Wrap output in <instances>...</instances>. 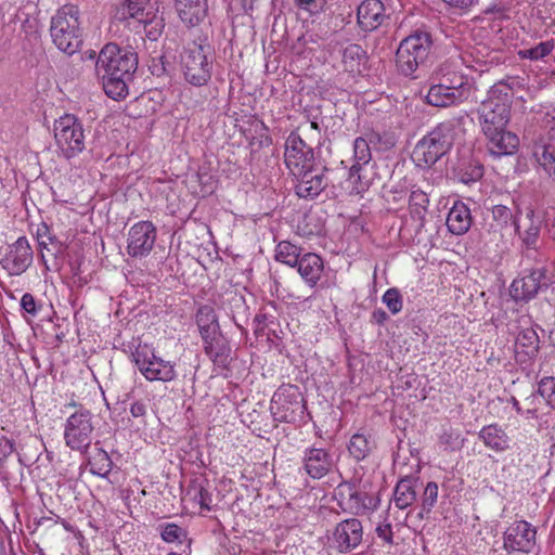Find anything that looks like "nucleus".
<instances>
[{"label":"nucleus","instance_id":"nucleus-1","mask_svg":"<svg viewBox=\"0 0 555 555\" xmlns=\"http://www.w3.org/2000/svg\"><path fill=\"white\" fill-rule=\"evenodd\" d=\"M138 66L134 53L122 51L115 43H107L99 53L95 70L102 79L103 89L113 100L125 99L128 94V82Z\"/></svg>","mask_w":555,"mask_h":555},{"label":"nucleus","instance_id":"nucleus-2","mask_svg":"<svg viewBox=\"0 0 555 555\" xmlns=\"http://www.w3.org/2000/svg\"><path fill=\"white\" fill-rule=\"evenodd\" d=\"M114 18L135 33L145 31L150 40H157L165 27L157 0H124L114 11Z\"/></svg>","mask_w":555,"mask_h":555},{"label":"nucleus","instance_id":"nucleus-3","mask_svg":"<svg viewBox=\"0 0 555 555\" xmlns=\"http://www.w3.org/2000/svg\"><path fill=\"white\" fill-rule=\"evenodd\" d=\"M472 94L470 80L443 65L431 75L425 101L435 107H449L466 102Z\"/></svg>","mask_w":555,"mask_h":555},{"label":"nucleus","instance_id":"nucleus-4","mask_svg":"<svg viewBox=\"0 0 555 555\" xmlns=\"http://www.w3.org/2000/svg\"><path fill=\"white\" fill-rule=\"evenodd\" d=\"M457 127L459 120H444L420 140L413 150V159L416 164L418 166L436 164L452 147Z\"/></svg>","mask_w":555,"mask_h":555},{"label":"nucleus","instance_id":"nucleus-5","mask_svg":"<svg viewBox=\"0 0 555 555\" xmlns=\"http://www.w3.org/2000/svg\"><path fill=\"white\" fill-rule=\"evenodd\" d=\"M50 34L56 48L72 55L82 43L79 10L74 4L63 5L51 18Z\"/></svg>","mask_w":555,"mask_h":555},{"label":"nucleus","instance_id":"nucleus-6","mask_svg":"<svg viewBox=\"0 0 555 555\" xmlns=\"http://www.w3.org/2000/svg\"><path fill=\"white\" fill-rule=\"evenodd\" d=\"M433 41L427 31L416 30L404 38L396 52V63L404 76H412L429 56Z\"/></svg>","mask_w":555,"mask_h":555},{"label":"nucleus","instance_id":"nucleus-7","mask_svg":"<svg viewBox=\"0 0 555 555\" xmlns=\"http://www.w3.org/2000/svg\"><path fill=\"white\" fill-rule=\"evenodd\" d=\"M210 48L197 42L184 47L180 62L185 80L193 86H204L211 77Z\"/></svg>","mask_w":555,"mask_h":555},{"label":"nucleus","instance_id":"nucleus-8","mask_svg":"<svg viewBox=\"0 0 555 555\" xmlns=\"http://www.w3.org/2000/svg\"><path fill=\"white\" fill-rule=\"evenodd\" d=\"M53 132L56 146L65 158L70 159L85 150V130L75 115L65 114L56 119Z\"/></svg>","mask_w":555,"mask_h":555},{"label":"nucleus","instance_id":"nucleus-9","mask_svg":"<svg viewBox=\"0 0 555 555\" xmlns=\"http://www.w3.org/2000/svg\"><path fill=\"white\" fill-rule=\"evenodd\" d=\"M139 372L150 382H171L177 377L176 364L155 354L147 345H139L131 353Z\"/></svg>","mask_w":555,"mask_h":555},{"label":"nucleus","instance_id":"nucleus-10","mask_svg":"<svg viewBox=\"0 0 555 555\" xmlns=\"http://www.w3.org/2000/svg\"><path fill=\"white\" fill-rule=\"evenodd\" d=\"M92 414L87 409H79L68 416L64 425V441L74 451L86 452L92 441Z\"/></svg>","mask_w":555,"mask_h":555},{"label":"nucleus","instance_id":"nucleus-11","mask_svg":"<svg viewBox=\"0 0 555 555\" xmlns=\"http://www.w3.org/2000/svg\"><path fill=\"white\" fill-rule=\"evenodd\" d=\"M511 105L503 99L493 96L489 90L478 111L482 132L493 134L495 130L506 127L509 120Z\"/></svg>","mask_w":555,"mask_h":555},{"label":"nucleus","instance_id":"nucleus-12","mask_svg":"<svg viewBox=\"0 0 555 555\" xmlns=\"http://www.w3.org/2000/svg\"><path fill=\"white\" fill-rule=\"evenodd\" d=\"M537 547V528L526 520H515L503 533V548L508 554H530Z\"/></svg>","mask_w":555,"mask_h":555},{"label":"nucleus","instance_id":"nucleus-13","mask_svg":"<svg viewBox=\"0 0 555 555\" xmlns=\"http://www.w3.org/2000/svg\"><path fill=\"white\" fill-rule=\"evenodd\" d=\"M196 323L199 328L201 336L205 343V352L214 361L223 354L222 349L219 347V339L217 332L219 328L215 309L205 305L202 306L196 314Z\"/></svg>","mask_w":555,"mask_h":555},{"label":"nucleus","instance_id":"nucleus-14","mask_svg":"<svg viewBox=\"0 0 555 555\" xmlns=\"http://www.w3.org/2000/svg\"><path fill=\"white\" fill-rule=\"evenodd\" d=\"M514 206H518L515 201H513ZM516 220V209L505 205H494L491 209V221H489L485 225L483 235L488 237V241L491 243L504 242L505 236L507 234H512Z\"/></svg>","mask_w":555,"mask_h":555},{"label":"nucleus","instance_id":"nucleus-15","mask_svg":"<svg viewBox=\"0 0 555 555\" xmlns=\"http://www.w3.org/2000/svg\"><path fill=\"white\" fill-rule=\"evenodd\" d=\"M284 162L294 176L304 173L313 166V151L297 133L292 132L285 142Z\"/></svg>","mask_w":555,"mask_h":555},{"label":"nucleus","instance_id":"nucleus-16","mask_svg":"<svg viewBox=\"0 0 555 555\" xmlns=\"http://www.w3.org/2000/svg\"><path fill=\"white\" fill-rule=\"evenodd\" d=\"M33 262V249L25 236L18 237L13 244H10L2 258L1 267L9 275H21Z\"/></svg>","mask_w":555,"mask_h":555},{"label":"nucleus","instance_id":"nucleus-17","mask_svg":"<svg viewBox=\"0 0 555 555\" xmlns=\"http://www.w3.org/2000/svg\"><path fill=\"white\" fill-rule=\"evenodd\" d=\"M156 241V228L150 221H139L134 223L127 238V251L129 256L142 258L147 256Z\"/></svg>","mask_w":555,"mask_h":555},{"label":"nucleus","instance_id":"nucleus-18","mask_svg":"<svg viewBox=\"0 0 555 555\" xmlns=\"http://www.w3.org/2000/svg\"><path fill=\"white\" fill-rule=\"evenodd\" d=\"M363 540V527L359 519L348 518L338 522L333 531L332 542L339 553H349Z\"/></svg>","mask_w":555,"mask_h":555},{"label":"nucleus","instance_id":"nucleus-19","mask_svg":"<svg viewBox=\"0 0 555 555\" xmlns=\"http://www.w3.org/2000/svg\"><path fill=\"white\" fill-rule=\"evenodd\" d=\"M543 218L531 207L525 209V215L519 206H516V220L513 233L518 234L521 242L528 248H534L542 229Z\"/></svg>","mask_w":555,"mask_h":555},{"label":"nucleus","instance_id":"nucleus-20","mask_svg":"<svg viewBox=\"0 0 555 555\" xmlns=\"http://www.w3.org/2000/svg\"><path fill=\"white\" fill-rule=\"evenodd\" d=\"M344 508L356 515H363L378 506L379 500L365 491H361L353 483H341L338 487Z\"/></svg>","mask_w":555,"mask_h":555},{"label":"nucleus","instance_id":"nucleus-21","mask_svg":"<svg viewBox=\"0 0 555 555\" xmlns=\"http://www.w3.org/2000/svg\"><path fill=\"white\" fill-rule=\"evenodd\" d=\"M547 287V279L543 268L532 269L521 278L513 281L511 295L515 300L528 301L535 297L539 291Z\"/></svg>","mask_w":555,"mask_h":555},{"label":"nucleus","instance_id":"nucleus-22","mask_svg":"<svg viewBox=\"0 0 555 555\" xmlns=\"http://www.w3.org/2000/svg\"><path fill=\"white\" fill-rule=\"evenodd\" d=\"M302 464L305 472L313 479L327 475L334 466L333 455L323 448H308L304 452Z\"/></svg>","mask_w":555,"mask_h":555},{"label":"nucleus","instance_id":"nucleus-23","mask_svg":"<svg viewBox=\"0 0 555 555\" xmlns=\"http://www.w3.org/2000/svg\"><path fill=\"white\" fill-rule=\"evenodd\" d=\"M326 169L309 168L304 173L295 175L297 177L296 194L301 198L313 199L327 185L325 177Z\"/></svg>","mask_w":555,"mask_h":555},{"label":"nucleus","instance_id":"nucleus-24","mask_svg":"<svg viewBox=\"0 0 555 555\" xmlns=\"http://www.w3.org/2000/svg\"><path fill=\"white\" fill-rule=\"evenodd\" d=\"M385 17V7L380 0H363L358 7V24L364 31L378 28Z\"/></svg>","mask_w":555,"mask_h":555},{"label":"nucleus","instance_id":"nucleus-25","mask_svg":"<svg viewBox=\"0 0 555 555\" xmlns=\"http://www.w3.org/2000/svg\"><path fill=\"white\" fill-rule=\"evenodd\" d=\"M483 134L489 140V151L495 156L512 155L518 149V137L511 131H506V127H503L502 130H495L493 134Z\"/></svg>","mask_w":555,"mask_h":555},{"label":"nucleus","instance_id":"nucleus-26","mask_svg":"<svg viewBox=\"0 0 555 555\" xmlns=\"http://www.w3.org/2000/svg\"><path fill=\"white\" fill-rule=\"evenodd\" d=\"M376 449V440L370 430L361 429L353 434L347 443V450L356 462L365 460Z\"/></svg>","mask_w":555,"mask_h":555},{"label":"nucleus","instance_id":"nucleus-27","mask_svg":"<svg viewBox=\"0 0 555 555\" xmlns=\"http://www.w3.org/2000/svg\"><path fill=\"white\" fill-rule=\"evenodd\" d=\"M478 438L494 452H505L511 448L512 439L499 424L483 426L478 433Z\"/></svg>","mask_w":555,"mask_h":555},{"label":"nucleus","instance_id":"nucleus-28","mask_svg":"<svg viewBox=\"0 0 555 555\" xmlns=\"http://www.w3.org/2000/svg\"><path fill=\"white\" fill-rule=\"evenodd\" d=\"M181 21L190 26L199 24L207 14V0H175Z\"/></svg>","mask_w":555,"mask_h":555},{"label":"nucleus","instance_id":"nucleus-29","mask_svg":"<svg viewBox=\"0 0 555 555\" xmlns=\"http://www.w3.org/2000/svg\"><path fill=\"white\" fill-rule=\"evenodd\" d=\"M296 267L306 284L310 287H314L321 279L323 260L317 254L308 253L299 258Z\"/></svg>","mask_w":555,"mask_h":555},{"label":"nucleus","instance_id":"nucleus-30","mask_svg":"<svg viewBox=\"0 0 555 555\" xmlns=\"http://www.w3.org/2000/svg\"><path fill=\"white\" fill-rule=\"evenodd\" d=\"M472 225L469 208L463 202H455L447 217V227L452 234L463 235Z\"/></svg>","mask_w":555,"mask_h":555},{"label":"nucleus","instance_id":"nucleus-31","mask_svg":"<svg viewBox=\"0 0 555 555\" xmlns=\"http://www.w3.org/2000/svg\"><path fill=\"white\" fill-rule=\"evenodd\" d=\"M533 157L538 171L543 172L555 182V143L539 142L533 147Z\"/></svg>","mask_w":555,"mask_h":555},{"label":"nucleus","instance_id":"nucleus-32","mask_svg":"<svg viewBox=\"0 0 555 555\" xmlns=\"http://www.w3.org/2000/svg\"><path fill=\"white\" fill-rule=\"evenodd\" d=\"M416 485L417 479L413 477H404L397 482L393 491V502L398 508L405 509L413 505L417 496Z\"/></svg>","mask_w":555,"mask_h":555},{"label":"nucleus","instance_id":"nucleus-33","mask_svg":"<svg viewBox=\"0 0 555 555\" xmlns=\"http://www.w3.org/2000/svg\"><path fill=\"white\" fill-rule=\"evenodd\" d=\"M528 85V79L519 76H512L494 83L490 91L496 99L500 98L512 104V100L518 90L525 89Z\"/></svg>","mask_w":555,"mask_h":555},{"label":"nucleus","instance_id":"nucleus-34","mask_svg":"<svg viewBox=\"0 0 555 555\" xmlns=\"http://www.w3.org/2000/svg\"><path fill=\"white\" fill-rule=\"evenodd\" d=\"M539 336L532 327L522 328L516 337V350L528 357H533L539 350Z\"/></svg>","mask_w":555,"mask_h":555},{"label":"nucleus","instance_id":"nucleus-35","mask_svg":"<svg viewBox=\"0 0 555 555\" xmlns=\"http://www.w3.org/2000/svg\"><path fill=\"white\" fill-rule=\"evenodd\" d=\"M343 64L347 72L354 73L361 70V65L365 61V51L356 43H350L343 50Z\"/></svg>","mask_w":555,"mask_h":555},{"label":"nucleus","instance_id":"nucleus-36","mask_svg":"<svg viewBox=\"0 0 555 555\" xmlns=\"http://www.w3.org/2000/svg\"><path fill=\"white\" fill-rule=\"evenodd\" d=\"M300 257V248L287 241L280 242L275 247V259L292 268L296 267Z\"/></svg>","mask_w":555,"mask_h":555},{"label":"nucleus","instance_id":"nucleus-37","mask_svg":"<svg viewBox=\"0 0 555 555\" xmlns=\"http://www.w3.org/2000/svg\"><path fill=\"white\" fill-rule=\"evenodd\" d=\"M90 473L99 477H107L112 472L113 462L103 449H98L89 461Z\"/></svg>","mask_w":555,"mask_h":555},{"label":"nucleus","instance_id":"nucleus-38","mask_svg":"<svg viewBox=\"0 0 555 555\" xmlns=\"http://www.w3.org/2000/svg\"><path fill=\"white\" fill-rule=\"evenodd\" d=\"M555 44L553 40H546L531 48L518 50L517 55L521 60L539 61L551 54Z\"/></svg>","mask_w":555,"mask_h":555},{"label":"nucleus","instance_id":"nucleus-39","mask_svg":"<svg viewBox=\"0 0 555 555\" xmlns=\"http://www.w3.org/2000/svg\"><path fill=\"white\" fill-rule=\"evenodd\" d=\"M438 492L439 487L436 482L429 481L425 486L421 496V512L418 514L420 518H424L433 511L438 500Z\"/></svg>","mask_w":555,"mask_h":555},{"label":"nucleus","instance_id":"nucleus-40","mask_svg":"<svg viewBox=\"0 0 555 555\" xmlns=\"http://www.w3.org/2000/svg\"><path fill=\"white\" fill-rule=\"evenodd\" d=\"M370 145H372L370 143V139L369 137L367 138H363V137H358L354 141H353V160H354V165H366L370 163V160L372 159V153H371V147Z\"/></svg>","mask_w":555,"mask_h":555},{"label":"nucleus","instance_id":"nucleus-41","mask_svg":"<svg viewBox=\"0 0 555 555\" xmlns=\"http://www.w3.org/2000/svg\"><path fill=\"white\" fill-rule=\"evenodd\" d=\"M228 302L230 306L231 319L236 324V326L242 327V324L240 323L237 315H240V314L245 315L246 311L248 309L245 304V299H244L243 295H241L238 293H231L228 298Z\"/></svg>","mask_w":555,"mask_h":555},{"label":"nucleus","instance_id":"nucleus-42","mask_svg":"<svg viewBox=\"0 0 555 555\" xmlns=\"http://www.w3.org/2000/svg\"><path fill=\"white\" fill-rule=\"evenodd\" d=\"M370 143L379 151H388L396 145V138L392 133L371 132L367 134Z\"/></svg>","mask_w":555,"mask_h":555},{"label":"nucleus","instance_id":"nucleus-43","mask_svg":"<svg viewBox=\"0 0 555 555\" xmlns=\"http://www.w3.org/2000/svg\"><path fill=\"white\" fill-rule=\"evenodd\" d=\"M538 391L546 400L547 404L555 409V377H543L539 382Z\"/></svg>","mask_w":555,"mask_h":555},{"label":"nucleus","instance_id":"nucleus-44","mask_svg":"<svg viewBox=\"0 0 555 555\" xmlns=\"http://www.w3.org/2000/svg\"><path fill=\"white\" fill-rule=\"evenodd\" d=\"M160 537L167 543L181 542L185 538V531L176 524H166L160 526Z\"/></svg>","mask_w":555,"mask_h":555},{"label":"nucleus","instance_id":"nucleus-45","mask_svg":"<svg viewBox=\"0 0 555 555\" xmlns=\"http://www.w3.org/2000/svg\"><path fill=\"white\" fill-rule=\"evenodd\" d=\"M382 300L392 314L399 313L402 309V297L397 288L387 289L384 293Z\"/></svg>","mask_w":555,"mask_h":555},{"label":"nucleus","instance_id":"nucleus-46","mask_svg":"<svg viewBox=\"0 0 555 555\" xmlns=\"http://www.w3.org/2000/svg\"><path fill=\"white\" fill-rule=\"evenodd\" d=\"M362 167V165L353 164L349 169L348 182L352 185L350 190L351 194H360L367 189V184L361 179L360 171Z\"/></svg>","mask_w":555,"mask_h":555},{"label":"nucleus","instance_id":"nucleus-47","mask_svg":"<svg viewBox=\"0 0 555 555\" xmlns=\"http://www.w3.org/2000/svg\"><path fill=\"white\" fill-rule=\"evenodd\" d=\"M540 393L532 392L530 396L524 399V417L526 420H534L538 418V411L541 404Z\"/></svg>","mask_w":555,"mask_h":555},{"label":"nucleus","instance_id":"nucleus-48","mask_svg":"<svg viewBox=\"0 0 555 555\" xmlns=\"http://www.w3.org/2000/svg\"><path fill=\"white\" fill-rule=\"evenodd\" d=\"M410 207L412 211L418 216H422L426 211L428 198L422 191H413L410 195Z\"/></svg>","mask_w":555,"mask_h":555},{"label":"nucleus","instance_id":"nucleus-49","mask_svg":"<svg viewBox=\"0 0 555 555\" xmlns=\"http://www.w3.org/2000/svg\"><path fill=\"white\" fill-rule=\"evenodd\" d=\"M541 122L548 130L551 137L555 139V107H550L545 111Z\"/></svg>","mask_w":555,"mask_h":555},{"label":"nucleus","instance_id":"nucleus-50","mask_svg":"<svg viewBox=\"0 0 555 555\" xmlns=\"http://www.w3.org/2000/svg\"><path fill=\"white\" fill-rule=\"evenodd\" d=\"M295 4L308 12H314L323 8L325 0H294Z\"/></svg>","mask_w":555,"mask_h":555},{"label":"nucleus","instance_id":"nucleus-51","mask_svg":"<svg viewBox=\"0 0 555 555\" xmlns=\"http://www.w3.org/2000/svg\"><path fill=\"white\" fill-rule=\"evenodd\" d=\"M21 307L25 312L33 317H35L38 312L35 297L29 293H25L22 296Z\"/></svg>","mask_w":555,"mask_h":555},{"label":"nucleus","instance_id":"nucleus-52","mask_svg":"<svg viewBox=\"0 0 555 555\" xmlns=\"http://www.w3.org/2000/svg\"><path fill=\"white\" fill-rule=\"evenodd\" d=\"M196 502L199 504L202 509L210 511L211 509V495L210 493L203 487L198 488L197 494L195 495Z\"/></svg>","mask_w":555,"mask_h":555},{"label":"nucleus","instance_id":"nucleus-53","mask_svg":"<svg viewBox=\"0 0 555 555\" xmlns=\"http://www.w3.org/2000/svg\"><path fill=\"white\" fill-rule=\"evenodd\" d=\"M375 531L379 539H382L386 543H392V529L390 524L378 525Z\"/></svg>","mask_w":555,"mask_h":555},{"label":"nucleus","instance_id":"nucleus-54","mask_svg":"<svg viewBox=\"0 0 555 555\" xmlns=\"http://www.w3.org/2000/svg\"><path fill=\"white\" fill-rule=\"evenodd\" d=\"M449 7L461 10V11H467L469 8L475 5L478 0H442Z\"/></svg>","mask_w":555,"mask_h":555},{"label":"nucleus","instance_id":"nucleus-55","mask_svg":"<svg viewBox=\"0 0 555 555\" xmlns=\"http://www.w3.org/2000/svg\"><path fill=\"white\" fill-rule=\"evenodd\" d=\"M273 414L276 416V420L280 422H286L292 423L296 421L295 410H293L291 413L287 412L284 405L281 408H278L276 412H273Z\"/></svg>","mask_w":555,"mask_h":555},{"label":"nucleus","instance_id":"nucleus-56","mask_svg":"<svg viewBox=\"0 0 555 555\" xmlns=\"http://www.w3.org/2000/svg\"><path fill=\"white\" fill-rule=\"evenodd\" d=\"M545 227L550 236L555 240V208L546 211Z\"/></svg>","mask_w":555,"mask_h":555},{"label":"nucleus","instance_id":"nucleus-57","mask_svg":"<svg viewBox=\"0 0 555 555\" xmlns=\"http://www.w3.org/2000/svg\"><path fill=\"white\" fill-rule=\"evenodd\" d=\"M14 452V444L11 440L5 439L3 443L0 444V455L2 457H8L10 454Z\"/></svg>","mask_w":555,"mask_h":555},{"label":"nucleus","instance_id":"nucleus-58","mask_svg":"<svg viewBox=\"0 0 555 555\" xmlns=\"http://www.w3.org/2000/svg\"><path fill=\"white\" fill-rule=\"evenodd\" d=\"M130 413L133 417H140L145 414V405L141 402H134L130 406Z\"/></svg>","mask_w":555,"mask_h":555},{"label":"nucleus","instance_id":"nucleus-59","mask_svg":"<svg viewBox=\"0 0 555 555\" xmlns=\"http://www.w3.org/2000/svg\"><path fill=\"white\" fill-rule=\"evenodd\" d=\"M509 403L512 404L516 413L524 417V402L520 403L515 397H512L509 399Z\"/></svg>","mask_w":555,"mask_h":555},{"label":"nucleus","instance_id":"nucleus-60","mask_svg":"<svg viewBox=\"0 0 555 555\" xmlns=\"http://www.w3.org/2000/svg\"><path fill=\"white\" fill-rule=\"evenodd\" d=\"M482 175H483L482 167H480V166L476 167L473 169L470 180L476 181V180L480 179L482 177Z\"/></svg>","mask_w":555,"mask_h":555},{"label":"nucleus","instance_id":"nucleus-61","mask_svg":"<svg viewBox=\"0 0 555 555\" xmlns=\"http://www.w3.org/2000/svg\"><path fill=\"white\" fill-rule=\"evenodd\" d=\"M373 317L375 318V320L378 322V323H382L386 320L387 315L386 313L383 311V310H378V311H375L373 313Z\"/></svg>","mask_w":555,"mask_h":555},{"label":"nucleus","instance_id":"nucleus-62","mask_svg":"<svg viewBox=\"0 0 555 555\" xmlns=\"http://www.w3.org/2000/svg\"><path fill=\"white\" fill-rule=\"evenodd\" d=\"M550 287H551V295L547 297V300L555 302V283H552L550 285Z\"/></svg>","mask_w":555,"mask_h":555},{"label":"nucleus","instance_id":"nucleus-63","mask_svg":"<svg viewBox=\"0 0 555 555\" xmlns=\"http://www.w3.org/2000/svg\"><path fill=\"white\" fill-rule=\"evenodd\" d=\"M41 232H43L44 234H48V233H49V229H48V227H47L46 224H43V225H42V228H39V229H38V235H39L40 237H43V234H41Z\"/></svg>","mask_w":555,"mask_h":555},{"label":"nucleus","instance_id":"nucleus-64","mask_svg":"<svg viewBox=\"0 0 555 555\" xmlns=\"http://www.w3.org/2000/svg\"><path fill=\"white\" fill-rule=\"evenodd\" d=\"M449 439H450V436H448V435H442L440 437V440L442 443H449Z\"/></svg>","mask_w":555,"mask_h":555}]
</instances>
